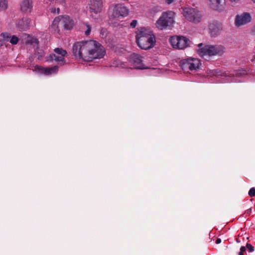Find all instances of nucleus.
<instances>
[{
    "label": "nucleus",
    "mask_w": 255,
    "mask_h": 255,
    "mask_svg": "<svg viewBox=\"0 0 255 255\" xmlns=\"http://www.w3.org/2000/svg\"><path fill=\"white\" fill-rule=\"evenodd\" d=\"M72 50L75 56L87 61L101 59L106 53L103 46L95 40L78 42L73 45Z\"/></svg>",
    "instance_id": "f257e3e1"
},
{
    "label": "nucleus",
    "mask_w": 255,
    "mask_h": 255,
    "mask_svg": "<svg viewBox=\"0 0 255 255\" xmlns=\"http://www.w3.org/2000/svg\"><path fill=\"white\" fill-rule=\"evenodd\" d=\"M136 39L138 46L145 50L152 48L155 43V37L153 32L144 27L137 32Z\"/></svg>",
    "instance_id": "f03ea898"
},
{
    "label": "nucleus",
    "mask_w": 255,
    "mask_h": 255,
    "mask_svg": "<svg viewBox=\"0 0 255 255\" xmlns=\"http://www.w3.org/2000/svg\"><path fill=\"white\" fill-rule=\"evenodd\" d=\"M198 54L201 57L205 56H221L225 52V48L221 45H204L202 43L198 45Z\"/></svg>",
    "instance_id": "7ed1b4c3"
},
{
    "label": "nucleus",
    "mask_w": 255,
    "mask_h": 255,
    "mask_svg": "<svg viewBox=\"0 0 255 255\" xmlns=\"http://www.w3.org/2000/svg\"><path fill=\"white\" fill-rule=\"evenodd\" d=\"M175 13L172 11L164 12L155 23L156 27L163 30L173 25L174 22Z\"/></svg>",
    "instance_id": "20e7f679"
},
{
    "label": "nucleus",
    "mask_w": 255,
    "mask_h": 255,
    "mask_svg": "<svg viewBox=\"0 0 255 255\" xmlns=\"http://www.w3.org/2000/svg\"><path fill=\"white\" fill-rule=\"evenodd\" d=\"M201 65V61L198 58L189 57L182 59L180 62V66L185 72L197 71Z\"/></svg>",
    "instance_id": "39448f33"
},
{
    "label": "nucleus",
    "mask_w": 255,
    "mask_h": 255,
    "mask_svg": "<svg viewBox=\"0 0 255 255\" xmlns=\"http://www.w3.org/2000/svg\"><path fill=\"white\" fill-rule=\"evenodd\" d=\"M89 6L90 15L96 18L100 16L103 9V0H90Z\"/></svg>",
    "instance_id": "423d86ee"
},
{
    "label": "nucleus",
    "mask_w": 255,
    "mask_h": 255,
    "mask_svg": "<svg viewBox=\"0 0 255 255\" xmlns=\"http://www.w3.org/2000/svg\"><path fill=\"white\" fill-rule=\"evenodd\" d=\"M183 14L188 20L194 23L200 22L202 18L200 12L192 8H184Z\"/></svg>",
    "instance_id": "0eeeda50"
},
{
    "label": "nucleus",
    "mask_w": 255,
    "mask_h": 255,
    "mask_svg": "<svg viewBox=\"0 0 255 255\" xmlns=\"http://www.w3.org/2000/svg\"><path fill=\"white\" fill-rule=\"evenodd\" d=\"M129 61L131 65L135 69H144L147 68L142 63L141 57L137 54L133 53L131 54L129 58Z\"/></svg>",
    "instance_id": "6e6552de"
},
{
    "label": "nucleus",
    "mask_w": 255,
    "mask_h": 255,
    "mask_svg": "<svg viewBox=\"0 0 255 255\" xmlns=\"http://www.w3.org/2000/svg\"><path fill=\"white\" fill-rule=\"evenodd\" d=\"M128 14V9L124 4L118 3L113 8V16L114 17L126 16Z\"/></svg>",
    "instance_id": "1a4fd4ad"
},
{
    "label": "nucleus",
    "mask_w": 255,
    "mask_h": 255,
    "mask_svg": "<svg viewBox=\"0 0 255 255\" xmlns=\"http://www.w3.org/2000/svg\"><path fill=\"white\" fill-rule=\"evenodd\" d=\"M251 16L248 12H244L241 14H238L235 18V25L240 27L246 24L251 21Z\"/></svg>",
    "instance_id": "9d476101"
},
{
    "label": "nucleus",
    "mask_w": 255,
    "mask_h": 255,
    "mask_svg": "<svg viewBox=\"0 0 255 255\" xmlns=\"http://www.w3.org/2000/svg\"><path fill=\"white\" fill-rule=\"evenodd\" d=\"M209 33L211 36L215 37L220 34L222 30V25L218 21H213L208 25Z\"/></svg>",
    "instance_id": "9b49d317"
},
{
    "label": "nucleus",
    "mask_w": 255,
    "mask_h": 255,
    "mask_svg": "<svg viewBox=\"0 0 255 255\" xmlns=\"http://www.w3.org/2000/svg\"><path fill=\"white\" fill-rule=\"evenodd\" d=\"M58 70V67L57 66L52 67H43L39 65H36L33 70L44 74L45 75H49L52 73H57Z\"/></svg>",
    "instance_id": "f8f14e48"
},
{
    "label": "nucleus",
    "mask_w": 255,
    "mask_h": 255,
    "mask_svg": "<svg viewBox=\"0 0 255 255\" xmlns=\"http://www.w3.org/2000/svg\"><path fill=\"white\" fill-rule=\"evenodd\" d=\"M208 4L211 8L219 11L225 8V0H208Z\"/></svg>",
    "instance_id": "ddd939ff"
},
{
    "label": "nucleus",
    "mask_w": 255,
    "mask_h": 255,
    "mask_svg": "<svg viewBox=\"0 0 255 255\" xmlns=\"http://www.w3.org/2000/svg\"><path fill=\"white\" fill-rule=\"evenodd\" d=\"M176 48L183 49L189 46L190 41L183 36H176Z\"/></svg>",
    "instance_id": "4468645a"
},
{
    "label": "nucleus",
    "mask_w": 255,
    "mask_h": 255,
    "mask_svg": "<svg viewBox=\"0 0 255 255\" xmlns=\"http://www.w3.org/2000/svg\"><path fill=\"white\" fill-rule=\"evenodd\" d=\"M61 25L66 29H71L74 25L73 20L68 15L60 16Z\"/></svg>",
    "instance_id": "2eb2a0df"
},
{
    "label": "nucleus",
    "mask_w": 255,
    "mask_h": 255,
    "mask_svg": "<svg viewBox=\"0 0 255 255\" xmlns=\"http://www.w3.org/2000/svg\"><path fill=\"white\" fill-rule=\"evenodd\" d=\"M32 24L31 19L28 18H23L18 21L17 26L21 30H26L28 29Z\"/></svg>",
    "instance_id": "dca6fc26"
},
{
    "label": "nucleus",
    "mask_w": 255,
    "mask_h": 255,
    "mask_svg": "<svg viewBox=\"0 0 255 255\" xmlns=\"http://www.w3.org/2000/svg\"><path fill=\"white\" fill-rule=\"evenodd\" d=\"M32 7L31 0H23L20 4L21 10L24 12H30L32 9Z\"/></svg>",
    "instance_id": "f3484780"
},
{
    "label": "nucleus",
    "mask_w": 255,
    "mask_h": 255,
    "mask_svg": "<svg viewBox=\"0 0 255 255\" xmlns=\"http://www.w3.org/2000/svg\"><path fill=\"white\" fill-rule=\"evenodd\" d=\"M67 56L57 55L55 54H52L50 55V58L52 60H54L57 62L61 63L62 64L65 63V57Z\"/></svg>",
    "instance_id": "a211bd4d"
},
{
    "label": "nucleus",
    "mask_w": 255,
    "mask_h": 255,
    "mask_svg": "<svg viewBox=\"0 0 255 255\" xmlns=\"http://www.w3.org/2000/svg\"><path fill=\"white\" fill-rule=\"evenodd\" d=\"M22 40L23 42L26 44H32L34 42H37V39L30 36L27 34H23Z\"/></svg>",
    "instance_id": "6ab92c4d"
},
{
    "label": "nucleus",
    "mask_w": 255,
    "mask_h": 255,
    "mask_svg": "<svg viewBox=\"0 0 255 255\" xmlns=\"http://www.w3.org/2000/svg\"><path fill=\"white\" fill-rule=\"evenodd\" d=\"M59 25H61V19H60V16H59L57 17H56L52 24H51V28L54 30L57 31V32H59Z\"/></svg>",
    "instance_id": "aec40b11"
},
{
    "label": "nucleus",
    "mask_w": 255,
    "mask_h": 255,
    "mask_svg": "<svg viewBox=\"0 0 255 255\" xmlns=\"http://www.w3.org/2000/svg\"><path fill=\"white\" fill-rule=\"evenodd\" d=\"M11 36V35L7 32L1 33L0 36L2 37V39L0 40V45L1 46L4 42H9Z\"/></svg>",
    "instance_id": "412c9836"
},
{
    "label": "nucleus",
    "mask_w": 255,
    "mask_h": 255,
    "mask_svg": "<svg viewBox=\"0 0 255 255\" xmlns=\"http://www.w3.org/2000/svg\"><path fill=\"white\" fill-rule=\"evenodd\" d=\"M247 74V71L243 69L235 70L233 73L232 74L233 76H236L238 77H242L246 75Z\"/></svg>",
    "instance_id": "4be33fe9"
},
{
    "label": "nucleus",
    "mask_w": 255,
    "mask_h": 255,
    "mask_svg": "<svg viewBox=\"0 0 255 255\" xmlns=\"http://www.w3.org/2000/svg\"><path fill=\"white\" fill-rule=\"evenodd\" d=\"M54 51L55 53V54L57 55H62V56H67V51L61 48H56L54 49Z\"/></svg>",
    "instance_id": "5701e85b"
},
{
    "label": "nucleus",
    "mask_w": 255,
    "mask_h": 255,
    "mask_svg": "<svg viewBox=\"0 0 255 255\" xmlns=\"http://www.w3.org/2000/svg\"><path fill=\"white\" fill-rule=\"evenodd\" d=\"M7 3L6 0H0V10H3L7 8Z\"/></svg>",
    "instance_id": "b1692460"
},
{
    "label": "nucleus",
    "mask_w": 255,
    "mask_h": 255,
    "mask_svg": "<svg viewBox=\"0 0 255 255\" xmlns=\"http://www.w3.org/2000/svg\"><path fill=\"white\" fill-rule=\"evenodd\" d=\"M19 41V38L15 35H11L9 42L13 45L16 44Z\"/></svg>",
    "instance_id": "393cba45"
},
{
    "label": "nucleus",
    "mask_w": 255,
    "mask_h": 255,
    "mask_svg": "<svg viewBox=\"0 0 255 255\" xmlns=\"http://www.w3.org/2000/svg\"><path fill=\"white\" fill-rule=\"evenodd\" d=\"M84 25L87 28V29L85 32V34L86 35H89V34L91 32V27H90V25L89 24H88L87 23H84Z\"/></svg>",
    "instance_id": "a878e982"
},
{
    "label": "nucleus",
    "mask_w": 255,
    "mask_h": 255,
    "mask_svg": "<svg viewBox=\"0 0 255 255\" xmlns=\"http://www.w3.org/2000/svg\"><path fill=\"white\" fill-rule=\"evenodd\" d=\"M249 195L250 197H254L255 196V188L254 187H252L250 189L249 191Z\"/></svg>",
    "instance_id": "bb28decb"
},
{
    "label": "nucleus",
    "mask_w": 255,
    "mask_h": 255,
    "mask_svg": "<svg viewBox=\"0 0 255 255\" xmlns=\"http://www.w3.org/2000/svg\"><path fill=\"white\" fill-rule=\"evenodd\" d=\"M246 247L250 252H252L254 251V247L250 244H247Z\"/></svg>",
    "instance_id": "cd10ccee"
},
{
    "label": "nucleus",
    "mask_w": 255,
    "mask_h": 255,
    "mask_svg": "<svg viewBox=\"0 0 255 255\" xmlns=\"http://www.w3.org/2000/svg\"><path fill=\"white\" fill-rule=\"evenodd\" d=\"M246 248L245 247H244V246L241 247V248L240 249V252L239 253V255H244V253L246 252Z\"/></svg>",
    "instance_id": "c85d7f7f"
},
{
    "label": "nucleus",
    "mask_w": 255,
    "mask_h": 255,
    "mask_svg": "<svg viewBox=\"0 0 255 255\" xmlns=\"http://www.w3.org/2000/svg\"><path fill=\"white\" fill-rule=\"evenodd\" d=\"M174 39H175V37L174 36H171L170 38V43L173 48H175V44L174 43Z\"/></svg>",
    "instance_id": "c756f323"
},
{
    "label": "nucleus",
    "mask_w": 255,
    "mask_h": 255,
    "mask_svg": "<svg viewBox=\"0 0 255 255\" xmlns=\"http://www.w3.org/2000/svg\"><path fill=\"white\" fill-rule=\"evenodd\" d=\"M137 21L136 20H132V21L131 22V23L130 24V26L132 28H134L137 24Z\"/></svg>",
    "instance_id": "7c9ffc66"
},
{
    "label": "nucleus",
    "mask_w": 255,
    "mask_h": 255,
    "mask_svg": "<svg viewBox=\"0 0 255 255\" xmlns=\"http://www.w3.org/2000/svg\"><path fill=\"white\" fill-rule=\"evenodd\" d=\"M51 1H55L56 2L59 3L60 4H64L65 3V0H49Z\"/></svg>",
    "instance_id": "2f4dec72"
},
{
    "label": "nucleus",
    "mask_w": 255,
    "mask_h": 255,
    "mask_svg": "<svg viewBox=\"0 0 255 255\" xmlns=\"http://www.w3.org/2000/svg\"><path fill=\"white\" fill-rule=\"evenodd\" d=\"M252 211V208H250L246 211L245 214H246L247 215L249 216L251 214Z\"/></svg>",
    "instance_id": "473e14b6"
},
{
    "label": "nucleus",
    "mask_w": 255,
    "mask_h": 255,
    "mask_svg": "<svg viewBox=\"0 0 255 255\" xmlns=\"http://www.w3.org/2000/svg\"><path fill=\"white\" fill-rule=\"evenodd\" d=\"M221 239H219V238H218L216 241V243L217 244H219L221 243Z\"/></svg>",
    "instance_id": "72a5a7b5"
},
{
    "label": "nucleus",
    "mask_w": 255,
    "mask_h": 255,
    "mask_svg": "<svg viewBox=\"0 0 255 255\" xmlns=\"http://www.w3.org/2000/svg\"><path fill=\"white\" fill-rule=\"evenodd\" d=\"M165 1L168 3L170 4L174 0H165Z\"/></svg>",
    "instance_id": "f704fd0d"
},
{
    "label": "nucleus",
    "mask_w": 255,
    "mask_h": 255,
    "mask_svg": "<svg viewBox=\"0 0 255 255\" xmlns=\"http://www.w3.org/2000/svg\"><path fill=\"white\" fill-rule=\"evenodd\" d=\"M56 8H52L51 9V12H52V13H56Z\"/></svg>",
    "instance_id": "c9c22d12"
},
{
    "label": "nucleus",
    "mask_w": 255,
    "mask_h": 255,
    "mask_svg": "<svg viewBox=\"0 0 255 255\" xmlns=\"http://www.w3.org/2000/svg\"><path fill=\"white\" fill-rule=\"evenodd\" d=\"M56 10L57 11V13H59V11H60V9H59V8H57V9H56Z\"/></svg>",
    "instance_id": "e433bc0d"
},
{
    "label": "nucleus",
    "mask_w": 255,
    "mask_h": 255,
    "mask_svg": "<svg viewBox=\"0 0 255 255\" xmlns=\"http://www.w3.org/2000/svg\"><path fill=\"white\" fill-rule=\"evenodd\" d=\"M232 2H234V1H237V0H230Z\"/></svg>",
    "instance_id": "4c0bfd02"
},
{
    "label": "nucleus",
    "mask_w": 255,
    "mask_h": 255,
    "mask_svg": "<svg viewBox=\"0 0 255 255\" xmlns=\"http://www.w3.org/2000/svg\"><path fill=\"white\" fill-rule=\"evenodd\" d=\"M255 3V0H252Z\"/></svg>",
    "instance_id": "58836bf2"
}]
</instances>
